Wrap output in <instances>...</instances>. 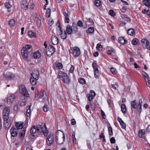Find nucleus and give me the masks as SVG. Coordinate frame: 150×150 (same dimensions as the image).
Instances as JSON below:
<instances>
[{
    "label": "nucleus",
    "mask_w": 150,
    "mask_h": 150,
    "mask_svg": "<svg viewBox=\"0 0 150 150\" xmlns=\"http://www.w3.org/2000/svg\"><path fill=\"white\" fill-rule=\"evenodd\" d=\"M4 76L7 79H13L15 77V74L10 72L4 73Z\"/></svg>",
    "instance_id": "obj_12"
},
{
    "label": "nucleus",
    "mask_w": 150,
    "mask_h": 150,
    "mask_svg": "<svg viewBox=\"0 0 150 150\" xmlns=\"http://www.w3.org/2000/svg\"><path fill=\"white\" fill-rule=\"evenodd\" d=\"M127 33L129 35H133L134 34V31L133 29L131 28L128 30Z\"/></svg>",
    "instance_id": "obj_34"
},
{
    "label": "nucleus",
    "mask_w": 150,
    "mask_h": 150,
    "mask_svg": "<svg viewBox=\"0 0 150 150\" xmlns=\"http://www.w3.org/2000/svg\"><path fill=\"white\" fill-rule=\"evenodd\" d=\"M97 49L98 50L101 51L102 50V46L99 44H98L96 47Z\"/></svg>",
    "instance_id": "obj_45"
},
{
    "label": "nucleus",
    "mask_w": 150,
    "mask_h": 150,
    "mask_svg": "<svg viewBox=\"0 0 150 150\" xmlns=\"http://www.w3.org/2000/svg\"><path fill=\"white\" fill-rule=\"evenodd\" d=\"M56 135L57 143L59 145L63 144L65 139L64 134L61 131L58 130L56 133Z\"/></svg>",
    "instance_id": "obj_1"
},
{
    "label": "nucleus",
    "mask_w": 150,
    "mask_h": 150,
    "mask_svg": "<svg viewBox=\"0 0 150 150\" xmlns=\"http://www.w3.org/2000/svg\"><path fill=\"white\" fill-rule=\"evenodd\" d=\"M19 91L20 93L24 97H29V94L27 91L24 86L22 85L19 88Z\"/></svg>",
    "instance_id": "obj_4"
},
{
    "label": "nucleus",
    "mask_w": 150,
    "mask_h": 150,
    "mask_svg": "<svg viewBox=\"0 0 150 150\" xmlns=\"http://www.w3.org/2000/svg\"><path fill=\"white\" fill-rule=\"evenodd\" d=\"M51 10L50 8H48L47 10L46 16L47 17H49L50 16Z\"/></svg>",
    "instance_id": "obj_50"
},
{
    "label": "nucleus",
    "mask_w": 150,
    "mask_h": 150,
    "mask_svg": "<svg viewBox=\"0 0 150 150\" xmlns=\"http://www.w3.org/2000/svg\"><path fill=\"white\" fill-rule=\"evenodd\" d=\"M100 3L101 2L99 0H96L95 1V5L97 7L100 6Z\"/></svg>",
    "instance_id": "obj_48"
},
{
    "label": "nucleus",
    "mask_w": 150,
    "mask_h": 150,
    "mask_svg": "<svg viewBox=\"0 0 150 150\" xmlns=\"http://www.w3.org/2000/svg\"><path fill=\"white\" fill-rule=\"evenodd\" d=\"M66 31L68 34L70 35L71 34L73 30L72 28L70 25H68L67 27Z\"/></svg>",
    "instance_id": "obj_23"
},
{
    "label": "nucleus",
    "mask_w": 150,
    "mask_h": 150,
    "mask_svg": "<svg viewBox=\"0 0 150 150\" xmlns=\"http://www.w3.org/2000/svg\"><path fill=\"white\" fill-rule=\"evenodd\" d=\"M108 132L110 136H112L113 135V132L112 128L111 127H110L108 128Z\"/></svg>",
    "instance_id": "obj_54"
},
{
    "label": "nucleus",
    "mask_w": 150,
    "mask_h": 150,
    "mask_svg": "<svg viewBox=\"0 0 150 150\" xmlns=\"http://www.w3.org/2000/svg\"><path fill=\"white\" fill-rule=\"evenodd\" d=\"M72 137L74 142H75L76 143V139L75 137V133L74 132H73V133L72 134Z\"/></svg>",
    "instance_id": "obj_60"
},
{
    "label": "nucleus",
    "mask_w": 150,
    "mask_h": 150,
    "mask_svg": "<svg viewBox=\"0 0 150 150\" xmlns=\"http://www.w3.org/2000/svg\"><path fill=\"white\" fill-rule=\"evenodd\" d=\"M40 127L41 128L40 129L39 133L42 131L45 136H47L48 134H47V130L45 124H44L43 127H42L41 125H40Z\"/></svg>",
    "instance_id": "obj_15"
},
{
    "label": "nucleus",
    "mask_w": 150,
    "mask_h": 150,
    "mask_svg": "<svg viewBox=\"0 0 150 150\" xmlns=\"http://www.w3.org/2000/svg\"><path fill=\"white\" fill-rule=\"evenodd\" d=\"M70 52L75 57L79 56L80 53L79 49L77 47L71 48L70 50Z\"/></svg>",
    "instance_id": "obj_5"
},
{
    "label": "nucleus",
    "mask_w": 150,
    "mask_h": 150,
    "mask_svg": "<svg viewBox=\"0 0 150 150\" xmlns=\"http://www.w3.org/2000/svg\"><path fill=\"white\" fill-rule=\"evenodd\" d=\"M144 4L149 8H150V0H143Z\"/></svg>",
    "instance_id": "obj_28"
},
{
    "label": "nucleus",
    "mask_w": 150,
    "mask_h": 150,
    "mask_svg": "<svg viewBox=\"0 0 150 150\" xmlns=\"http://www.w3.org/2000/svg\"><path fill=\"white\" fill-rule=\"evenodd\" d=\"M55 48L53 46L49 45L48 47V50L47 51V54L48 56L50 57L54 53Z\"/></svg>",
    "instance_id": "obj_8"
},
{
    "label": "nucleus",
    "mask_w": 150,
    "mask_h": 150,
    "mask_svg": "<svg viewBox=\"0 0 150 150\" xmlns=\"http://www.w3.org/2000/svg\"><path fill=\"white\" fill-rule=\"evenodd\" d=\"M25 97L24 96H22L20 98L18 103V105L20 106H23L26 104V99Z\"/></svg>",
    "instance_id": "obj_13"
},
{
    "label": "nucleus",
    "mask_w": 150,
    "mask_h": 150,
    "mask_svg": "<svg viewBox=\"0 0 150 150\" xmlns=\"http://www.w3.org/2000/svg\"><path fill=\"white\" fill-rule=\"evenodd\" d=\"M28 35L30 37H34L35 36V34L32 31L28 32Z\"/></svg>",
    "instance_id": "obj_52"
},
{
    "label": "nucleus",
    "mask_w": 150,
    "mask_h": 150,
    "mask_svg": "<svg viewBox=\"0 0 150 150\" xmlns=\"http://www.w3.org/2000/svg\"><path fill=\"white\" fill-rule=\"evenodd\" d=\"M59 23V22H58L57 23V25L59 24L58 27L59 28V29H57V35L58 36L60 35L62 33V30L61 29V26L60 25Z\"/></svg>",
    "instance_id": "obj_26"
},
{
    "label": "nucleus",
    "mask_w": 150,
    "mask_h": 150,
    "mask_svg": "<svg viewBox=\"0 0 150 150\" xmlns=\"http://www.w3.org/2000/svg\"><path fill=\"white\" fill-rule=\"evenodd\" d=\"M142 103V99H140L139 100L138 104L137 105L136 108L138 112L140 113L142 111V106L141 105Z\"/></svg>",
    "instance_id": "obj_17"
},
{
    "label": "nucleus",
    "mask_w": 150,
    "mask_h": 150,
    "mask_svg": "<svg viewBox=\"0 0 150 150\" xmlns=\"http://www.w3.org/2000/svg\"><path fill=\"white\" fill-rule=\"evenodd\" d=\"M25 129H24L23 130L21 131L19 136L21 138H23L24 137L25 133Z\"/></svg>",
    "instance_id": "obj_40"
},
{
    "label": "nucleus",
    "mask_w": 150,
    "mask_h": 150,
    "mask_svg": "<svg viewBox=\"0 0 150 150\" xmlns=\"http://www.w3.org/2000/svg\"><path fill=\"white\" fill-rule=\"evenodd\" d=\"M94 75L95 78H98V70H94Z\"/></svg>",
    "instance_id": "obj_49"
},
{
    "label": "nucleus",
    "mask_w": 150,
    "mask_h": 150,
    "mask_svg": "<svg viewBox=\"0 0 150 150\" xmlns=\"http://www.w3.org/2000/svg\"><path fill=\"white\" fill-rule=\"evenodd\" d=\"M111 86L112 88L114 89H116L117 88H118L119 86L118 83L117 82H116L115 84L111 85Z\"/></svg>",
    "instance_id": "obj_47"
},
{
    "label": "nucleus",
    "mask_w": 150,
    "mask_h": 150,
    "mask_svg": "<svg viewBox=\"0 0 150 150\" xmlns=\"http://www.w3.org/2000/svg\"><path fill=\"white\" fill-rule=\"evenodd\" d=\"M32 78H35L36 79H39V73L38 71L37 70H34L31 74Z\"/></svg>",
    "instance_id": "obj_18"
},
{
    "label": "nucleus",
    "mask_w": 150,
    "mask_h": 150,
    "mask_svg": "<svg viewBox=\"0 0 150 150\" xmlns=\"http://www.w3.org/2000/svg\"><path fill=\"white\" fill-rule=\"evenodd\" d=\"M4 112L5 113H6L9 114L10 112L9 108L8 107H5L3 110V112Z\"/></svg>",
    "instance_id": "obj_41"
},
{
    "label": "nucleus",
    "mask_w": 150,
    "mask_h": 150,
    "mask_svg": "<svg viewBox=\"0 0 150 150\" xmlns=\"http://www.w3.org/2000/svg\"><path fill=\"white\" fill-rule=\"evenodd\" d=\"M38 79H36L35 78L31 77L30 79V82L32 86L36 85L37 83V81Z\"/></svg>",
    "instance_id": "obj_27"
},
{
    "label": "nucleus",
    "mask_w": 150,
    "mask_h": 150,
    "mask_svg": "<svg viewBox=\"0 0 150 150\" xmlns=\"http://www.w3.org/2000/svg\"><path fill=\"white\" fill-rule=\"evenodd\" d=\"M109 14L112 16H114L115 15V12L112 10H110L109 12Z\"/></svg>",
    "instance_id": "obj_53"
},
{
    "label": "nucleus",
    "mask_w": 150,
    "mask_h": 150,
    "mask_svg": "<svg viewBox=\"0 0 150 150\" xmlns=\"http://www.w3.org/2000/svg\"><path fill=\"white\" fill-rule=\"evenodd\" d=\"M51 40L52 44L54 45H57L59 42L58 38L55 35L52 36Z\"/></svg>",
    "instance_id": "obj_19"
},
{
    "label": "nucleus",
    "mask_w": 150,
    "mask_h": 150,
    "mask_svg": "<svg viewBox=\"0 0 150 150\" xmlns=\"http://www.w3.org/2000/svg\"><path fill=\"white\" fill-rule=\"evenodd\" d=\"M40 53L38 51L35 52L33 54V56L35 58H38L40 57Z\"/></svg>",
    "instance_id": "obj_35"
},
{
    "label": "nucleus",
    "mask_w": 150,
    "mask_h": 150,
    "mask_svg": "<svg viewBox=\"0 0 150 150\" xmlns=\"http://www.w3.org/2000/svg\"><path fill=\"white\" fill-rule=\"evenodd\" d=\"M67 37V33L64 31V33H62V34L61 35V37L63 39H65Z\"/></svg>",
    "instance_id": "obj_39"
},
{
    "label": "nucleus",
    "mask_w": 150,
    "mask_h": 150,
    "mask_svg": "<svg viewBox=\"0 0 150 150\" xmlns=\"http://www.w3.org/2000/svg\"><path fill=\"white\" fill-rule=\"evenodd\" d=\"M139 137L144 138L145 137V130L144 129L139 130Z\"/></svg>",
    "instance_id": "obj_22"
},
{
    "label": "nucleus",
    "mask_w": 150,
    "mask_h": 150,
    "mask_svg": "<svg viewBox=\"0 0 150 150\" xmlns=\"http://www.w3.org/2000/svg\"><path fill=\"white\" fill-rule=\"evenodd\" d=\"M101 113L102 115L103 118L104 119L106 117V116L104 112L102 110H101Z\"/></svg>",
    "instance_id": "obj_63"
},
{
    "label": "nucleus",
    "mask_w": 150,
    "mask_h": 150,
    "mask_svg": "<svg viewBox=\"0 0 150 150\" xmlns=\"http://www.w3.org/2000/svg\"><path fill=\"white\" fill-rule=\"evenodd\" d=\"M118 40L119 43L122 45H124L127 42V41L125 40L123 37H120L119 38Z\"/></svg>",
    "instance_id": "obj_21"
},
{
    "label": "nucleus",
    "mask_w": 150,
    "mask_h": 150,
    "mask_svg": "<svg viewBox=\"0 0 150 150\" xmlns=\"http://www.w3.org/2000/svg\"><path fill=\"white\" fill-rule=\"evenodd\" d=\"M94 31V28H93L90 27L86 30V32L88 33H92Z\"/></svg>",
    "instance_id": "obj_43"
},
{
    "label": "nucleus",
    "mask_w": 150,
    "mask_h": 150,
    "mask_svg": "<svg viewBox=\"0 0 150 150\" xmlns=\"http://www.w3.org/2000/svg\"><path fill=\"white\" fill-rule=\"evenodd\" d=\"M15 98V96L13 94H12L8 97L7 99V103L8 104H11Z\"/></svg>",
    "instance_id": "obj_16"
},
{
    "label": "nucleus",
    "mask_w": 150,
    "mask_h": 150,
    "mask_svg": "<svg viewBox=\"0 0 150 150\" xmlns=\"http://www.w3.org/2000/svg\"><path fill=\"white\" fill-rule=\"evenodd\" d=\"M62 65L60 63H58L56 65V67L57 69H62Z\"/></svg>",
    "instance_id": "obj_46"
},
{
    "label": "nucleus",
    "mask_w": 150,
    "mask_h": 150,
    "mask_svg": "<svg viewBox=\"0 0 150 150\" xmlns=\"http://www.w3.org/2000/svg\"><path fill=\"white\" fill-rule=\"evenodd\" d=\"M11 134L13 137H15L17 135L16 129L14 127H12L11 129Z\"/></svg>",
    "instance_id": "obj_20"
},
{
    "label": "nucleus",
    "mask_w": 150,
    "mask_h": 150,
    "mask_svg": "<svg viewBox=\"0 0 150 150\" xmlns=\"http://www.w3.org/2000/svg\"><path fill=\"white\" fill-rule=\"evenodd\" d=\"M72 27L73 28V32L74 33H76L78 31V27L76 24H73Z\"/></svg>",
    "instance_id": "obj_36"
},
{
    "label": "nucleus",
    "mask_w": 150,
    "mask_h": 150,
    "mask_svg": "<svg viewBox=\"0 0 150 150\" xmlns=\"http://www.w3.org/2000/svg\"><path fill=\"white\" fill-rule=\"evenodd\" d=\"M3 117L4 119H9V114L6 113H5L4 112H3Z\"/></svg>",
    "instance_id": "obj_38"
},
{
    "label": "nucleus",
    "mask_w": 150,
    "mask_h": 150,
    "mask_svg": "<svg viewBox=\"0 0 150 150\" xmlns=\"http://www.w3.org/2000/svg\"><path fill=\"white\" fill-rule=\"evenodd\" d=\"M74 69V66L72 65L69 69L70 72L73 73Z\"/></svg>",
    "instance_id": "obj_62"
},
{
    "label": "nucleus",
    "mask_w": 150,
    "mask_h": 150,
    "mask_svg": "<svg viewBox=\"0 0 150 150\" xmlns=\"http://www.w3.org/2000/svg\"><path fill=\"white\" fill-rule=\"evenodd\" d=\"M79 82L81 84H84L85 83L86 81L84 79L81 78H80L78 79Z\"/></svg>",
    "instance_id": "obj_44"
},
{
    "label": "nucleus",
    "mask_w": 150,
    "mask_h": 150,
    "mask_svg": "<svg viewBox=\"0 0 150 150\" xmlns=\"http://www.w3.org/2000/svg\"><path fill=\"white\" fill-rule=\"evenodd\" d=\"M4 127L6 129H9L11 125V120L9 119H4Z\"/></svg>",
    "instance_id": "obj_9"
},
{
    "label": "nucleus",
    "mask_w": 150,
    "mask_h": 150,
    "mask_svg": "<svg viewBox=\"0 0 150 150\" xmlns=\"http://www.w3.org/2000/svg\"><path fill=\"white\" fill-rule=\"evenodd\" d=\"M16 25L15 21L14 19H11L9 21L8 25L10 27L14 26Z\"/></svg>",
    "instance_id": "obj_29"
},
{
    "label": "nucleus",
    "mask_w": 150,
    "mask_h": 150,
    "mask_svg": "<svg viewBox=\"0 0 150 150\" xmlns=\"http://www.w3.org/2000/svg\"><path fill=\"white\" fill-rule=\"evenodd\" d=\"M88 21L90 23V25H93L94 24V22L92 19L89 18L88 19Z\"/></svg>",
    "instance_id": "obj_64"
},
{
    "label": "nucleus",
    "mask_w": 150,
    "mask_h": 150,
    "mask_svg": "<svg viewBox=\"0 0 150 150\" xmlns=\"http://www.w3.org/2000/svg\"><path fill=\"white\" fill-rule=\"evenodd\" d=\"M54 23V21L52 19H50L49 21L48 22V24L50 25V26H51L52 25H53Z\"/></svg>",
    "instance_id": "obj_59"
},
{
    "label": "nucleus",
    "mask_w": 150,
    "mask_h": 150,
    "mask_svg": "<svg viewBox=\"0 0 150 150\" xmlns=\"http://www.w3.org/2000/svg\"><path fill=\"white\" fill-rule=\"evenodd\" d=\"M97 64L96 63L93 62L92 64V66L94 69V70H98V69L97 67Z\"/></svg>",
    "instance_id": "obj_57"
},
{
    "label": "nucleus",
    "mask_w": 150,
    "mask_h": 150,
    "mask_svg": "<svg viewBox=\"0 0 150 150\" xmlns=\"http://www.w3.org/2000/svg\"><path fill=\"white\" fill-rule=\"evenodd\" d=\"M4 5L6 8L8 9V11L10 12L11 11V10L10 9L11 7L12 6L8 2L5 3Z\"/></svg>",
    "instance_id": "obj_31"
},
{
    "label": "nucleus",
    "mask_w": 150,
    "mask_h": 150,
    "mask_svg": "<svg viewBox=\"0 0 150 150\" xmlns=\"http://www.w3.org/2000/svg\"><path fill=\"white\" fill-rule=\"evenodd\" d=\"M121 17L125 20L127 21H130V19L127 15L125 14H122L121 15Z\"/></svg>",
    "instance_id": "obj_37"
},
{
    "label": "nucleus",
    "mask_w": 150,
    "mask_h": 150,
    "mask_svg": "<svg viewBox=\"0 0 150 150\" xmlns=\"http://www.w3.org/2000/svg\"><path fill=\"white\" fill-rule=\"evenodd\" d=\"M77 25L80 27L83 26V22L80 21H79L77 23Z\"/></svg>",
    "instance_id": "obj_58"
},
{
    "label": "nucleus",
    "mask_w": 150,
    "mask_h": 150,
    "mask_svg": "<svg viewBox=\"0 0 150 150\" xmlns=\"http://www.w3.org/2000/svg\"><path fill=\"white\" fill-rule=\"evenodd\" d=\"M117 120L121 125L122 128L123 129H125L126 127V124L122 120V119L118 117L117 118Z\"/></svg>",
    "instance_id": "obj_24"
},
{
    "label": "nucleus",
    "mask_w": 150,
    "mask_h": 150,
    "mask_svg": "<svg viewBox=\"0 0 150 150\" xmlns=\"http://www.w3.org/2000/svg\"><path fill=\"white\" fill-rule=\"evenodd\" d=\"M23 122H19L16 124V126L17 129H21L23 127Z\"/></svg>",
    "instance_id": "obj_25"
},
{
    "label": "nucleus",
    "mask_w": 150,
    "mask_h": 150,
    "mask_svg": "<svg viewBox=\"0 0 150 150\" xmlns=\"http://www.w3.org/2000/svg\"><path fill=\"white\" fill-rule=\"evenodd\" d=\"M142 46L143 47L150 50V43L149 41L146 39H143L141 40Z\"/></svg>",
    "instance_id": "obj_7"
},
{
    "label": "nucleus",
    "mask_w": 150,
    "mask_h": 150,
    "mask_svg": "<svg viewBox=\"0 0 150 150\" xmlns=\"http://www.w3.org/2000/svg\"><path fill=\"white\" fill-rule=\"evenodd\" d=\"M110 71L113 74H116L117 73L116 69L114 68H111L110 69Z\"/></svg>",
    "instance_id": "obj_55"
},
{
    "label": "nucleus",
    "mask_w": 150,
    "mask_h": 150,
    "mask_svg": "<svg viewBox=\"0 0 150 150\" xmlns=\"http://www.w3.org/2000/svg\"><path fill=\"white\" fill-rule=\"evenodd\" d=\"M36 23L38 26L40 27L41 26V20L40 19L38 18Z\"/></svg>",
    "instance_id": "obj_51"
},
{
    "label": "nucleus",
    "mask_w": 150,
    "mask_h": 150,
    "mask_svg": "<svg viewBox=\"0 0 150 150\" xmlns=\"http://www.w3.org/2000/svg\"><path fill=\"white\" fill-rule=\"evenodd\" d=\"M31 46L30 45H26L25 47H23L21 50V54L24 60H27L29 54L28 52V51L31 48Z\"/></svg>",
    "instance_id": "obj_2"
},
{
    "label": "nucleus",
    "mask_w": 150,
    "mask_h": 150,
    "mask_svg": "<svg viewBox=\"0 0 150 150\" xmlns=\"http://www.w3.org/2000/svg\"><path fill=\"white\" fill-rule=\"evenodd\" d=\"M46 140L47 144L50 146L52 145L54 142V137L52 134L50 133L47 135Z\"/></svg>",
    "instance_id": "obj_6"
},
{
    "label": "nucleus",
    "mask_w": 150,
    "mask_h": 150,
    "mask_svg": "<svg viewBox=\"0 0 150 150\" xmlns=\"http://www.w3.org/2000/svg\"><path fill=\"white\" fill-rule=\"evenodd\" d=\"M30 106L31 105H28V107L27 106V111H26V115L28 117H29L30 115Z\"/></svg>",
    "instance_id": "obj_30"
},
{
    "label": "nucleus",
    "mask_w": 150,
    "mask_h": 150,
    "mask_svg": "<svg viewBox=\"0 0 150 150\" xmlns=\"http://www.w3.org/2000/svg\"><path fill=\"white\" fill-rule=\"evenodd\" d=\"M40 128V125H38L37 126H33L31 128L30 133L31 134H34L36 132L39 133V130Z\"/></svg>",
    "instance_id": "obj_10"
},
{
    "label": "nucleus",
    "mask_w": 150,
    "mask_h": 150,
    "mask_svg": "<svg viewBox=\"0 0 150 150\" xmlns=\"http://www.w3.org/2000/svg\"><path fill=\"white\" fill-rule=\"evenodd\" d=\"M58 77L65 83H68L69 82V77L63 71H60L59 73Z\"/></svg>",
    "instance_id": "obj_3"
},
{
    "label": "nucleus",
    "mask_w": 150,
    "mask_h": 150,
    "mask_svg": "<svg viewBox=\"0 0 150 150\" xmlns=\"http://www.w3.org/2000/svg\"><path fill=\"white\" fill-rule=\"evenodd\" d=\"M48 108L47 105H45L43 108V110L45 112H47L48 111Z\"/></svg>",
    "instance_id": "obj_56"
},
{
    "label": "nucleus",
    "mask_w": 150,
    "mask_h": 150,
    "mask_svg": "<svg viewBox=\"0 0 150 150\" xmlns=\"http://www.w3.org/2000/svg\"><path fill=\"white\" fill-rule=\"evenodd\" d=\"M138 42V40L136 38L134 39L132 41V44L134 45H137Z\"/></svg>",
    "instance_id": "obj_42"
},
{
    "label": "nucleus",
    "mask_w": 150,
    "mask_h": 150,
    "mask_svg": "<svg viewBox=\"0 0 150 150\" xmlns=\"http://www.w3.org/2000/svg\"><path fill=\"white\" fill-rule=\"evenodd\" d=\"M39 98L43 99V102H45L47 100V98L46 93L44 90H42L40 93Z\"/></svg>",
    "instance_id": "obj_11"
},
{
    "label": "nucleus",
    "mask_w": 150,
    "mask_h": 150,
    "mask_svg": "<svg viewBox=\"0 0 150 150\" xmlns=\"http://www.w3.org/2000/svg\"><path fill=\"white\" fill-rule=\"evenodd\" d=\"M29 5L28 1L27 0H23L22 1L21 6L22 9L24 10H26Z\"/></svg>",
    "instance_id": "obj_14"
},
{
    "label": "nucleus",
    "mask_w": 150,
    "mask_h": 150,
    "mask_svg": "<svg viewBox=\"0 0 150 150\" xmlns=\"http://www.w3.org/2000/svg\"><path fill=\"white\" fill-rule=\"evenodd\" d=\"M137 105L136 103V100H134L131 102V108L132 110L133 109H136Z\"/></svg>",
    "instance_id": "obj_32"
},
{
    "label": "nucleus",
    "mask_w": 150,
    "mask_h": 150,
    "mask_svg": "<svg viewBox=\"0 0 150 150\" xmlns=\"http://www.w3.org/2000/svg\"><path fill=\"white\" fill-rule=\"evenodd\" d=\"M121 110L123 113H125L126 112V108L125 104H123L121 105Z\"/></svg>",
    "instance_id": "obj_33"
},
{
    "label": "nucleus",
    "mask_w": 150,
    "mask_h": 150,
    "mask_svg": "<svg viewBox=\"0 0 150 150\" xmlns=\"http://www.w3.org/2000/svg\"><path fill=\"white\" fill-rule=\"evenodd\" d=\"M110 142L112 144H114L115 143V140L114 137H112L110 139Z\"/></svg>",
    "instance_id": "obj_61"
}]
</instances>
